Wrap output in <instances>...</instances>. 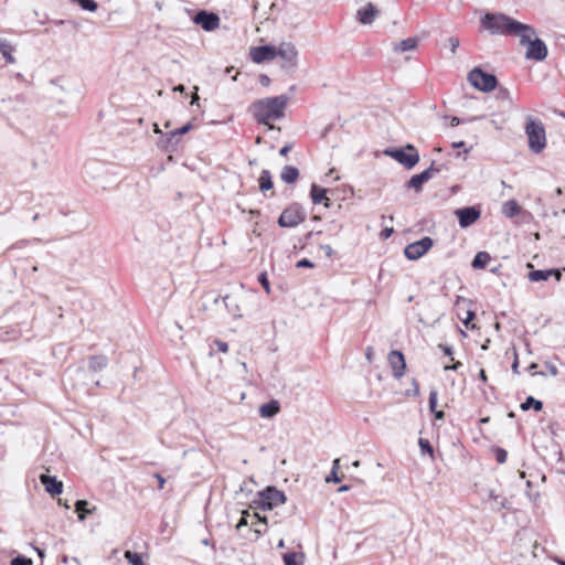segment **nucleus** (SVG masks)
Instances as JSON below:
<instances>
[{"label": "nucleus", "mask_w": 565, "mask_h": 565, "mask_svg": "<svg viewBox=\"0 0 565 565\" xmlns=\"http://www.w3.org/2000/svg\"><path fill=\"white\" fill-rule=\"evenodd\" d=\"M478 379L482 382V383H487L488 381V377H487V373L483 369H481L479 371V374H478Z\"/></svg>", "instance_id": "nucleus-64"}, {"label": "nucleus", "mask_w": 565, "mask_h": 565, "mask_svg": "<svg viewBox=\"0 0 565 565\" xmlns=\"http://www.w3.org/2000/svg\"><path fill=\"white\" fill-rule=\"evenodd\" d=\"M418 445L423 455L434 456V447L428 439L419 438Z\"/></svg>", "instance_id": "nucleus-36"}, {"label": "nucleus", "mask_w": 565, "mask_h": 565, "mask_svg": "<svg viewBox=\"0 0 565 565\" xmlns=\"http://www.w3.org/2000/svg\"><path fill=\"white\" fill-rule=\"evenodd\" d=\"M339 463H340V459L339 458L333 460L332 469H331L330 473L328 475V477L326 478L327 482L338 483V482H340L342 480V478H340L338 476V469L340 467Z\"/></svg>", "instance_id": "nucleus-33"}, {"label": "nucleus", "mask_w": 565, "mask_h": 565, "mask_svg": "<svg viewBox=\"0 0 565 565\" xmlns=\"http://www.w3.org/2000/svg\"><path fill=\"white\" fill-rule=\"evenodd\" d=\"M434 246V239L424 236L420 239L408 244L404 249V255L409 260H417L423 257Z\"/></svg>", "instance_id": "nucleus-10"}, {"label": "nucleus", "mask_w": 565, "mask_h": 565, "mask_svg": "<svg viewBox=\"0 0 565 565\" xmlns=\"http://www.w3.org/2000/svg\"><path fill=\"white\" fill-rule=\"evenodd\" d=\"M394 233V228L393 227H384L380 234L381 238L382 239H387L390 238Z\"/></svg>", "instance_id": "nucleus-51"}, {"label": "nucleus", "mask_w": 565, "mask_h": 565, "mask_svg": "<svg viewBox=\"0 0 565 565\" xmlns=\"http://www.w3.org/2000/svg\"><path fill=\"white\" fill-rule=\"evenodd\" d=\"M502 212L507 217L512 218L521 213V206L515 200H509L503 204Z\"/></svg>", "instance_id": "nucleus-29"}, {"label": "nucleus", "mask_w": 565, "mask_h": 565, "mask_svg": "<svg viewBox=\"0 0 565 565\" xmlns=\"http://www.w3.org/2000/svg\"><path fill=\"white\" fill-rule=\"evenodd\" d=\"M384 154L391 157L407 170L413 169L419 162L418 150L412 143L404 147L387 148L384 150Z\"/></svg>", "instance_id": "nucleus-6"}, {"label": "nucleus", "mask_w": 565, "mask_h": 565, "mask_svg": "<svg viewBox=\"0 0 565 565\" xmlns=\"http://www.w3.org/2000/svg\"><path fill=\"white\" fill-rule=\"evenodd\" d=\"M513 373L515 374H519V359H518V353L514 351V361L512 363V366H511Z\"/></svg>", "instance_id": "nucleus-61"}, {"label": "nucleus", "mask_w": 565, "mask_h": 565, "mask_svg": "<svg viewBox=\"0 0 565 565\" xmlns=\"http://www.w3.org/2000/svg\"><path fill=\"white\" fill-rule=\"evenodd\" d=\"M377 13L379 10L375 8V6L369 2L366 6L358 10L356 18L360 23L370 24L373 22Z\"/></svg>", "instance_id": "nucleus-19"}, {"label": "nucleus", "mask_w": 565, "mask_h": 565, "mask_svg": "<svg viewBox=\"0 0 565 565\" xmlns=\"http://www.w3.org/2000/svg\"><path fill=\"white\" fill-rule=\"evenodd\" d=\"M431 413H433L435 419H437V420H443L445 418V412L441 409L440 411L436 409L435 412H431Z\"/></svg>", "instance_id": "nucleus-63"}, {"label": "nucleus", "mask_w": 565, "mask_h": 565, "mask_svg": "<svg viewBox=\"0 0 565 565\" xmlns=\"http://www.w3.org/2000/svg\"><path fill=\"white\" fill-rule=\"evenodd\" d=\"M258 185L260 192L265 193L274 188L273 177L269 170L264 169L258 178Z\"/></svg>", "instance_id": "nucleus-25"}, {"label": "nucleus", "mask_w": 565, "mask_h": 565, "mask_svg": "<svg viewBox=\"0 0 565 565\" xmlns=\"http://www.w3.org/2000/svg\"><path fill=\"white\" fill-rule=\"evenodd\" d=\"M257 281L265 289V291L269 295L270 294V282H269L268 275L266 271L258 274Z\"/></svg>", "instance_id": "nucleus-39"}, {"label": "nucleus", "mask_w": 565, "mask_h": 565, "mask_svg": "<svg viewBox=\"0 0 565 565\" xmlns=\"http://www.w3.org/2000/svg\"><path fill=\"white\" fill-rule=\"evenodd\" d=\"M282 558L285 565H302V554L298 555L295 552H288Z\"/></svg>", "instance_id": "nucleus-34"}, {"label": "nucleus", "mask_w": 565, "mask_h": 565, "mask_svg": "<svg viewBox=\"0 0 565 565\" xmlns=\"http://www.w3.org/2000/svg\"><path fill=\"white\" fill-rule=\"evenodd\" d=\"M250 518L255 519L256 523H263L265 525L267 524V516L260 515L257 512H254L253 514H250ZM254 524H255V521H252V525H254Z\"/></svg>", "instance_id": "nucleus-47"}, {"label": "nucleus", "mask_w": 565, "mask_h": 565, "mask_svg": "<svg viewBox=\"0 0 565 565\" xmlns=\"http://www.w3.org/2000/svg\"><path fill=\"white\" fill-rule=\"evenodd\" d=\"M537 367V363H531L529 366H527V371L532 373V375H542V376H545L546 373L545 372H535L534 370H536Z\"/></svg>", "instance_id": "nucleus-54"}, {"label": "nucleus", "mask_w": 565, "mask_h": 565, "mask_svg": "<svg viewBox=\"0 0 565 565\" xmlns=\"http://www.w3.org/2000/svg\"><path fill=\"white\" fill-rule=\"evenodd\" d=\"M276 53L277 57L279 56L284 60L281 68L285 70L287 73L294 72V70L297 66L298 56L296 46L292 43L282 42L278 47L276 46Z\"/></svg>", "instance_id": "nucleus-9"}, {"label": "nucleus", "mask_w": 565, "mask_h": 565, "mask_svg": "<svg viewBox=\"0 0 565 565\" xmlns=\"http://www.w3.org/2000/svg\"><path fill=\"white\" fill-rule=\"evenodd\" d=\"M492 452L494 455V458L495 460L499 462V463H504L508 459V452L505 449L499 447V446H494L492 448Z\"/></svg>", "instance_id": "nucleus-37"}, {"label": "nucleus", "mask_w": 565, "mask_h": 565, "mask_svg": "<svg viewBox=\"0 0 565 565\" xmlns=\"http://www.w3.org/2000/svg\"><path fill=\"white\" fill-rule=\"evenodd\" d=\"M14 51L13 45L4 39H0V52L8 64H14L15 58L12 55Z\"/></svg>", "instance_id": "nucleus-27"}, {"label": "nucleus", "mask_w": 565, "mask_h": 565, "mask_svg": "<svg viewBox=\"0 0 565 565\" xmlns=\"http://www.w3.org/2000/svg\"><path fill=\"white\" fill-rule=\"evenodd\" d=\"M249 56L250 60L256 64L271 61L277 57L276 46L273 44L252 46L249 50Z\"/></svg>", "instance_id": "nucleus-14"}, {"label": "nucleus", "mask_w": 565, "mask_h": 565, "mask_svg": "<svg viewBox=\"0 0 565 565\" xmlns=\"http://www.w3.org/2000/svg\"><path fill=\"white\" fill-rule=\"evenodd\" d=\"M291 149H292V145L291 143H287V145H285L284 147L280 148L279 154L282 156V157H286Z\"/></svg>", "instance_id": "nucleus-58"}, {"label": "nucleus", "mask_w": 565, "mask_h": 565, "mask_svg": "<svg viewBox=\"0 0 565 565\" xmlns=\"http://www.w3.org/2000/svg\"><path fill=\"white\" fill-rule=\"evenodd\" d=\"M81 7L82 10L95 12L98 9V3L95 0H71Z\"/></svg>", "instance_id": "nucleus-32"}, {"label": "nucleus", "mask_w": 565, "mask_h": 565, "mask_svg": "<svg viewBox=\"0 0 565 565\" xmlns=\"http://www.w3.org/2000/svg\"><path fill=\"white\" fill-rule=\"evenodd\" d=\"M108 365V358L104 354L92 355L88 358V369L92 372H100Z\"/></svg>", "instance_id": "nucleus-22"}, {"label": "nucleus", "mask_w": 565, "mask_h": 565, "mask_svg": "<svg viewBox=\"0 0 565 565\" xmlns=\"http://www.w3.org/2000/svg\"><path fill=\"white\" fill-rule=\"evenodd\" d=\"M526 266L531 268L527 274V278L531 282L546 281L551 277H553L557 282L562 280V270L558 268L534 269V266L531 263H527Z\"/></svg>", "instance_id": "nucleus-13"}, {"label": "nucleus", "mask_w": 565, "mask_h": 565, "mask_svg": "<svg viewBox=\"0 0 565 565\" xmlns=\"http://www.w3.org/2000/svg\"><path fill=\"white\" fill-rule=\"evenodd\" d=\"M307 218L306 209L298 202H292L280 213L277 224L282 228H292L303 223Z\"/></svg>", "instance_id": "nucleus-7"}, {"label": "nucleus", "mask_w": 565, "mask_h": 565, "mask_svg": "<svg viewBox=\"0 0 565 565\" xmlns=\"http://www.w3.org/2000/svg\"><path fill=\"white\" fill-rule=\"evenodd\" d=\"M214 344L220 352L226 353L228 351V344L225 341L215 339Z\"/></svg>", "instance_id": "nucleus-46"}, {"label": "nucleus", "mask_w": 565, "mask_h": 565, "mask_svg": "<svg viewBox=\"0 0 565 565\" xmlns=\"http://www.w3.org/2000/svg\"><path fill=\"white\" fill-rule=\"evenodd\" d=\"M490 498H491V499H493V500H494L498 504H500L502 508H505V503H504V502H505V499H501V500L499 501L500 497H499V495H497V494H494V492H493V491H491V492H490Z\"/></svg>", "instance_id": "nucleus-60"}, {"label": "nucleus", "mask_w": 565, "mask_h": 565, "mask_svg": "<svg viewBox=\"0 0 565 565\" xmlns=\"http://www.w3.org/2000/svg\"><path fill=\"white\" fill-rule=\"evenodd\" d=\"M424 184H425L424 180L417 173V174H414L411 177V179L405 183V188L413 189L416 192H422Z\"/></svg>", "instance_id": "nucleus-31"}, {"label": "nucleus", "mask_w": 565, "mask_h": 565, "mask_svg": "<svg viewBox=\"0 0 565 565\" xmlns=\"http://www.w3.org/2000/svg\"><path fill=\"white\" fill-rule=\"evenodd\" d=\"M154 478L158 480V489L162 490L166 484V479L162 477L161 473H154Z\"/></svg>", "instance_id": "nucleus-55"}, {"label": "nucleus", "mask_w": 565, "mask_h": 565, "mask_svg": "<svg viewBox=\"0 0 565 565\" xmlns=\"http://www.w3.org/2000/svg\"><path fill=\"white\" fill-rule=\"evenodd\" d=\"M280 178L285 183L292 184L299 178V169L294 166H285L281 170Z\"/></svg>", "instance_id": "nucleus-24"}, {"label": "nucleus", "mask_w": 565, "mask_h": 565, "mask_svg": "<svg viewBox=\"0 0 565 565\" xmlns=\"http://www.w3.org/2000/svg\"><path fill=\"white\" fill-rule=\"evenodd\" d=\"M461 366H462V363L457 361V362H455L452 364L445 365L444 366V371H458L459 367H461Z\"/></svg>", "instance_id": "nucleus-52"}, {"label": "nucleus", "mask_w": 565, "mask_h": 565, "mask_svg": "<svg viewBox=\"0 0 565 565\" xmlns=\"http://www.w3.org/2000/svg\"><path fill=\"white\" fill-rule=\"evenodd\" d=\"M279 409V402L276 399H271L259 407V415L263 418H273L278 414Z\"/></svg>", "instance_id": "nucleus-21"}, {"label": "nucleus", "mask_w": 565, "mask_h": 565, "mask_svg": "<svg viewBox=\"0 0 565 565\" xmlns=\"http://www.w3.org/2000/svg\"><path fill=\"white\" fill-rule=\"evenodd\" d=\"M468 81L475 88L484 93L492 92L498 85L497 76L480 67H475L469 72Z\"/></svg>", "instance_id": "nucleus-8"}, {"label": "nucleus", "mask_w": 565, "mask_h": 565, "mask_svg": "<svg viewBox=\"0 0 565 565\" xmlns=\"http://www.w3.org/2000/svg\"><path fill=\"white\" fill-rule=\"evenodd\" d=\"M520 407L523 412H526L531 408L534 409L535 412H541L543 409V403L534 398L533 396L529 395Z\"/></svg>", "instance_id": "nucleus-30"}, {"label": "nucleus", "mask_w": 565, "mask_h": 565, "mask_svg": "<svg viewBox=\"0 0 565 565\" xmlns=\"http://www.w3.org/2000/svg\"><path fill=\"white\" fill-rule=\"evenodd\" d=\"M33 562L31 558L24 556V555H21V554H18L17 556L12 557L11 561H10V565H32Z\"/></svg>", "instance_id": "nucleus-38"}, {"label": "nucleus", "mask_w": 565, "mask_h": 565, "mask_svg": "<svg viewBox=\"0 0 565 565\" xmlns=\"http://www.w3.org/2000/svg\"><path fill=\"white\" fill-rule=\"evenodd\" d=\"M418 174L424 180L425 183L428 182L433 178L430 171H427V169H425L424 171H422Z\"/></svg>", "instance_id": "nucleus-59"}, {"label": "nucleus", "mask_w": 565, "mask_h": 565, "mask_svg": "<svg viewBox=\"0 0 565 565\" xmlns=\"http://www.w3.org/2000/svg\"><path fill=\"white\" fill-rule=\"evenodd\" d=\"M193 22L200 25L204 31L211 32L218 28L220 17L206 10H199L193 17Z\"/></svg>", "instance_id": "nucleus-12"}, {"label": "nucleus", "mask_w": 565, "mask_h": 565, "mask_svg": "<svg viewBox=\"0 0 565 565\" xmlns=\"http://www.w3.org/2000/svg\"><path fill=\"white\" fill-rule=\"evenodd\" d=\"M223 302L227 309V311L236 319H239L243 317V315L241 313V306H239V302H238V299L236 296L234 295H226L224 298H223Z\"/></svg>", "instance_id": "nucleus-20"}, {"label": "nucleus", "mask_w": 565, "mask_h": 565, "mask_svg": "<svg viewBox=\"0 0 565 565\" xmlns=\"http://www.w3.org/2000/svg\"><path fill=\"white\" fill-rule=\"evenodd\" d=\"M438 348L444 352L445 355L450 356L452 359L454 348L447 344H439Z\"/></svg>", "instance_id": "nucleus-48"}, {"label": "nucleus", "mask_w": 565, "mask_h": 565, "mask_svg": "<svg viewBox=\"0 0 565 565\" xmlns=\"http://www.w3.org/2000/svg\"><path fill=\"white\" fill-rule=\"evenodd\" d=\"M412 384H413V388L406 391V396H408V397L409 396H418L419 395V384H418V382L415 379H413Z\"/></svg>", "instance_id": "nucleus-43"}, {"label": "nucleus", "mask_w": 565, "mask_h": 565, "mask_svg": "<svg viewBox=\"0 0 565 565\" xmlns=\"http://www.w3.org/2000/svg\"><path fill=\"white\" fill-rule=\"evenodd\" d=\"M448 42H449L451 52L455 53L457 47L459 46V40L455 36H451V38H449Z\"/></svg>", "instance_id": "nucleus-53"}, {"label": "nucleus", "mask_w": 565, "mask_h": 565, "mask_svg": "<svg viewBox=\"0 0 565 565\" xmlns=\"http://www.w3.org/2000/svg\"><path fill=\"white\" fill-rule=\"evenodd\" d=\"M469 120L470 119L466 120V119H461V118H459L457 116H454V117L450 118V124L449 125L451 127H456V126H458V125H460L462 122L469 121Z\"/></svg>", "instance_id": "nucleus-56"}, {"label": "nucleus", "mask_w": 565, "mask_h": 565, "mask_svg": "<svg viewBox=\"0 0 565 565\" xmlns=\"http://www.w3.org/2000/svg\"><path fill=\"white\" fill-rule=\"evenodd\" d=\"M320 248L324 252L327 257H331L333 255V248L330 245H321Z\"/></svg>", "instance_id": "nucleus-62"}, {"label": "nucleus", "mask_w": 565, "mask_h": 565, "mask_svg": "<svg viewBox=\"0 0 565 565\" xmlns=\"http://www.w3.org/2000/svg\"><path fill=\"white\" fill-rule=\"evenodd\" d=\"M40 482L52 497L60 495L63 492V482L57 480L55 476L42 473L40 476Z\"/></svg>", "instance_id": "nucleus-16"}, {"label": "nucleus", "mask_w": 565, "mask_h": 565, "mask_svg": "<svg viewBox=\"0 0 565 565\" xmlns=\"http://www.w3.org/2000/svg\"><path fill=\"white\" fill-rule=\"evenodd\" d=\"M95 509V507L89 509V503L86 500H77L75 502V512L77 513V516L81 521H84L87 515L93 513V510Z\"/></svg>", "instance_id": "nucleus-28"}, {"label": "nucleus", "mask_w": 565, "mask_h": 565, "mask_svg": "<svg viewBox=\"0 0 565 565\" xmlns=\"http://www.w3.org/2000/svg\"><path fill=\"white\" fill-rule=\"evenodd\" d=\"M193 128L191 122H186L185 125L181 126L180 128L174 129V135L179 137L181 140V137L185 134H188Z\"/></svg>", "instance_id": "nucleus-42"}, {"label": "nucleus", "mask_w": 565, "mask_h": 565, "mask_svg": "<svg viewBox=\"0 0 565 565\" xmlns=\"http://www.w3.org/2000/svg\"><path fill=\"white\" fill-rule=\"evenodd\" d=\"M296 267L297 268H313L315 264L308 258H302L297 262Z\"/></svg>", "instance_id": "nucleus-44"}, {"label": "nucleus", "mask_w": 565, "mask_h": 565, "mask_svg": "<svg viewBox=\"0 0 565 565\" xmlns=\"http://www.w3.org/2000/svg\"><path fill=\"white\" fill-rule=\"evenodd\" d=\"M250 513L248 510H243L241 519L236 524V530H241L243 526H247L249 523Z\"/></svg>", "instance_id": "nucleus-41"}, {"label": "nucleus", "mask_w": 565, "mask_h": 565, "mask_svg": "<svg viewBox=\"0 0 565 565\" xmlns=\"http://www.w3.org/2000/svg\"><path fill=\"white\" fill-rule=\"evenodd\" d=\"M546 371L552 375L556 376L558 374L557 366L551 362H545Z\"/></svg>", "instance_id": "nucleus-50"}, {"label": "nucleus", "mask_w": 565, "mask_h": 565, "mask_svg": "<svg viewBox=\"0 0 565 565\" xmlns=\"http://www.w3.org/2000/svg\"><path fill=\"white\" fill-rule=\"evenodd\" d=\"M328 189L318 185L317 183H312L310 186L309 198L312 204H323L327 209L332 205L331 200L327 196Z\"/></svg>", "instance_id": "nucleus-18"}, {"label": "nucleus", "mask_w": 565, "mask_h": 565, "mask_svg": "<svg viewBox=\"0 0 565 565\" xmlns=\"http://www.w3.org/2000/svg\"><path fill=\"white\" fill-rule=\"evenodd\" d=\"M490 260L491 256L488 252H478L471 262V267L473 269H484Z\"/></svg>", "instance_id": "nucleus-26"}, {"label": "nucleus", "mask_w": 565, "mask_h": 565, "mask_svg": "<svg viewBox=\"0 0 565 565\" xmlns=\"http://www.w3.org/2000/svg\"><path fill=\"white\" fill-rule=\"evenodd\" d=\"M437 402H438V392L437 390L433 388L429 392L428 397V407L430 412H435L437 409Z\"/></svg>", "instance_id": "nucleus-40"}, {"label": "nucleus", "mask_w": 565, "mask_h": 565, "mask_svg": "<svg viewBox=\"0 0 565 565\" xmlns=\"http://www.w3.org/2000/svg\"><path fill=\"white\" fill-rule=\"evenodd\" d=\"M524 129L529 149L533 153H541L546 148V132L543 122L539 118L527 116Z\"/></svg>", "instance_id": "nucleus-3"}, {"label": "nucleus", "mask_w": 565, "mask_h": 565, "mask_svg": "<svg viewBox=\"0 0 565 565\" xmlns=\"http://www.w3.org/2000/svg\"><path fill=\"white\" fill-rule=\"evenodd\" d=\"M475 318H476V312L472 310H468L467 317L465 319H462V322L467 328H470V321H472Z\"/></svg>", "instance_id": "nucleus-49"}, {"label": "nucleus", "mask_w": 565, "mask_h": 565, "mask_svg": "<svg viewBox=\"0 0 565 565\" xmlns=\"http://www.w3.org/2000/svg\"><path fill=\"white\" fill-rule=\"evenodd\" d=\"M458 224L461 228H467L475 224L481 216V209L478 205L465 206L455 210Z\"/></svg>", "instance_id": "nucleus-11"}, {"label": "nucleus", "mask_w": 565, "mask_h": 565, "mask_svg": "<svg viewBox=\"0 0 565 565\" xmlns=\"http://www.w3.org/2000/svg\"><path fill=\"white\" fill-rule=\"evenodd\" d=\"M258 82L262 86H268L270 84V78L266 74H260Z\"/></svg>", "instance_id": "nucleus-57"}, {"label": "nucleus", "mask_w": 565, "mask_h": 565, "mask_svg": "<svg viewBox=\"0 0 565 565\" xmlns=\"http://www.w3.org/2000/svg\"><path fill=\"white\" fill-rule=\"evenodd\" d=\"M125 558L130 565H146L142 555L137 552L126 551Z\"/></svg>", "instance_id": "nucleus-35"}, {"label": "nucleus", "mask_w": 565, "mask_h": 565, "mask_svg": "<svg viewBox=\"0 0 565 565\" xmlns=\"http://www.w3.org/2000/svg\"><path fill=\"white\" fill-rule=\"evenodd\" d=\"M418 38L416 36H413V38H407V39H404L399 42H395L393 44V50L395 52H407V51H412V50H415L418 45Z\"/></svg>", "instance_id": "nucleus-23"}, {"label": "nucleus", "mask_w": 565, "mask_h": 565, "mask_svg": "<svg viewBox=\"0 0 565 565\" xmlns=\"http://www.w3.org/2000/svg\"><path fill=\"white\" fill-rule=\"evenodd\" d=\"M533 35H536V31L532 26V31L523 32L521 34L520 44L526 45L525 58L542 62L546 58L548 49L542 39L537 36L532 39Z\"/></svg>", "instance_id": "nucleus-5"}, {"label": "nucleus", "mask_w": 565, "mask_h": 565, "mask_svg": "<svg viewBox=\"0 0 565 565\" xmlns=\"http://www.w3.org/2000/svg\"><path fill=\"white\" fill-rule=\"evenodd\" d=\"M286 501L287 497L284 491L278 490L274 486H268L264 490L257 492V497L253 500L250 507L268 511L286 503Z\"/></svg>", "instance_id": "nucleus-4"}, {"label": "nucleus", "mask_w": 565, "mask_h": 565, "mask_svg": "<svg viewBox=\"0 0 565 565\" xmlns=\"http://www.w3.org/2000/svg\"><path fill=\"white\" fill-rule=\"evenodd\" d=\"M287 95L266 97L257 99L249 106V113L260 125H269V120H277L284 117L288 104Z\"/></svg>", "instance_id": "nucleus-2"}, {"label": "nucleus", "mask_w": 565, "mask_h": 565, "mask_svg": "<svg viewBox=\"0 0 565 565\" xmlns=\"http://www.w3.org/2000/svg\"><path fill=\"white\" fill-rule=\"evenodd\" d=\"M180 139L177 135H174V130H171L167 134H161L157 141L158 148L166 152H174L178 150Z\"/></svg>", "instance_id": "nucleus-17"}, {"label": "nucleus", "mask_w": 565, "mask_h": 565, "mask_svg": "<svg viewBox=\"0 0 565 565\" xmlns=\"http://www.w3.org/2000/svg\"><path fill=\"white\" fill-rule=\"evenodd\" d=\"M388 363L392 367L394 377L401 379L405 374L406 361L404 354L398 350H392L388 353Z\"/></svg>", "instance_id": "nucleus-15"}, {"label": "nucleus", "mask_w": 565, "mask_h": 565, "mask_svg": "<svg viewBox=\"0 0 565 565\" xmlns=\"http://www.w3.org/2000/svg\"><path fill=\"white\" fill-rule=\"evenodd\" d=\"M445 168V164H436L435 161L431 162V164L427 168V171H430L431 175L434 177L436 173H439Z\"/></svg>", "instance_id": "nucleus-45"}, {"label": "nucleus", "mask_w": 565, "mask_h": 565, "mask_svg": "<svg viewBox=\"0 0 565 565\" xmlns=\"http://www.w3.org/2000/svg\"><path fill=\"white\" fill-rule=\"evenodd\" d=\"M481 26L491 34L520 38L523 32L532 31V25L522 23L504 13L487 12L480 20Z\"/></svg>", "instance_id": "nucleus-1"}]
</instances>
